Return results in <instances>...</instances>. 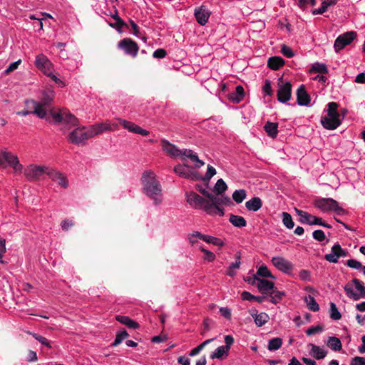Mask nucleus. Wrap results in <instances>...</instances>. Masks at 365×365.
<instances>
[{
	"instance_id": "nucleus-38",
	"label": "nucleus",
	"mask_w": 365,
	"mask_h": 365,
	"mask_svg": "<svg viewBox=\"0 0 365 365\" xmlns=\"http://www.w3.org/2000/svg\"><path fill=\"white\" fill-rule=\"evenodd\" d=\"M229 350L224 346H220L216 349V350L210 355L212 359H221L224 356H227Z\"/></svg>"
},
{
	"instance_id": "nucleus-63",
	"label": "nucleus",
	"mask_w": 365,
	"mask_h": 365,
	"mask_svg": "<svg viewBox=\"0 0 365 365\" xmlns=\"http://www.w3.org/2000/svg\"><path fill=\"white\" fill-rule=\"evenodd\" d=\"M350 365H365V358L361 356H355L351 359Z\"/></svg>"
},
{
	"instance_id": "nucleus-32",
	"label": "nucleus",
	"mask_w": 365,
	"mask_h": 365,
	"mask_svg": "<svg viewBox=\"0 0 365 365\" xmlns=\"http://www.w3.org/2000/svg\"><path fill=\"white\" fill-rule=\"evenodd\" d=\"M338 0H323L321 6L319 9H314L312 14L314 15L322 14L327 11L329 6H334Z\"/></svg>"
},
{
	"instance_id": "nucleus-25",
	"label": "nucleus",
	"mask_w": 365,
	"mask_h": 365,
	"mask_svg": "<svg viewBox=\"0 0 365 365\" xmlns=\"http://www.w3.org/2000/svg\"><path fill=\"white\" fill-rule=\"evenodd\" d=\"M54 96V92L53 91H46L43 93V96L38 103L41 105V108L43 111H46V109L53 101Z\"/></svg>"
},
{
	"instance_id": "nucleus-44",
	"label": "nucleus",
	"mask_w": 365,
	"mask_h": 365,
	"mask_svg": "<svg viewBox=\"0 0 365 365\" xmlns=\"http://www.w3.org/2000/svg\"><path fill=\"white\" fill-rule=\"evenodd\" d=\"M113 18L115 20V22L114 24H110V26L117 31H120L123 27H128L125 22L117 14L113 16Z\"/></svg>"
},
{
	"instance_id": "nucleus-62",
	"label": "nucleus",
	"mask_w": 365,
	"mask_h": 365,
	"mask_svg": "<svg viewBox=\"0 0 365 365\" xmlns=\"http://www.w3.org/2000/svg\"><path fill=\"white\" fill-rule=\"evenodd\" d=\"M21 60H19V61H15V62L11 63L9 66V67L5 70L4 73H5L6 75H8V74H9L10 73H11L12 71H14V70H16V69L19 67V64L21 63Z\"/></svg>"
},
{
	"instance_id": "nucleus-53",
	"label": "nucleus",
	"mask_w": 365,
	"mask_h": 365,
	"mask_svg": "<svg viewBox=\"0 0 365 365\" xmlns=\"http://www.w3.org/2000/svg\"><path fill=\"white\" fill-rule=\"evenodd\" d=\"M346 264L351 267L356 269H361L363 271V268L364 266L361 264V263L356 259H351L347 260Z\"/></svg>"
},
{
	"instance_id": "nucleus-45",
	"label": "nucleus",
	"mask_w": 365,
	"mask_h": 365,
	"mask_svg": "<svg viewBox=\"0 0 365 365\" xmlns=\"http://www.w3.org/2000/svg\"><path fill=\"white\" fill-rule=\"evenodd\" d=\"M269 319L268 314L264 312H261L258 315H256L254 320L257 327H262L268 322Z\"/></svg>"
},
{
	"instance_id": "nucleus-17",
	"label": "nucleus",
	"mask_w": 365,
	"mask_h": 365,
	"mask_svg": "<svg viewBox=\"0 0 365 365\" xmlns=\"http://www.w3.org/2000/svg\"><path fill=\"white\" fill-rule=\"evenodd\" d=\"M25 105L27 110H31L33 114L36 115L40 118H45L46 120L51 122L50 117L46 116V111H43L41 108V105L38 102L33 99H26Z\"/></svg>"
},
{
	"instance_id": "nucleus-42",
	"label": "nucleus",
	"mask_w": 365,
	"mask_h": 365,
	"mask_svg": "<svg viewBox=\"0 0 365 365\" xmlns=\"http://www.w3.org/2000/svg\"><path fill=\"white\" fill-rule=\"evenodd\" d=\"M269 296L271 297L270 302L277 304L282 299L283 296H284V292L279 291L274 287L269 293Z\"/></svg>"
},
{
	"instance_id": "nucleus-8",
	"label": "nucleus",
	"mask_w": 365,
	"mask_h": 365,
	"mask_svg": "<svg viewBox=\"0 0 365 365\" xmlns=\"http://www.w3.org/2000/svg\"><path fill=\"white\" fill-rule=\"evenodd\" d=\"M50 115L56 123L63 122L73 126L78 125V119L66 110H61L60 112H56L53 110H51Z\"/></svg>"
},
{
	"instance_id": "nucleus-15",
	"label": "nucleus",
	"mask_w": 365,
	"mask_h": 365,
	"mask_svg": "<svg viewBox=\"0 0 365 365\" xmlns=\"http://www.w3.org/2000/svg\"><path fill=\"white\" fill-rule=\"evenodd\" d=\"M34 64L36 67L41 70L45 75H49L50 71L53 68V63L51 61L42 53L36 56Z\"/></svg>"
},
{
	"instance_id": "nucleus-11",
	"label": "nucleus",
	"mask_w": 365,
	"mask_h": 365,
	"mask_svg": "<svg viewBox=\"0 0 365 365\" xmlns=\"http://www.w3.org/2000/svg\"><path fill=\"white\" fill-rule=\"evenodd\" d=\"M279 88L277 91V100L280 103H286L291 98L292 96V84L287 81L285 83H282L283 77L279 78Z\"/></svg>"
},
{
	"instance_id": "nucleus-49",
	"label": "nucleus",
	"mask_w": 365,
	"mask_h": 365,
	"mask_svg": "<svg viewBox=\"0 0 365 365\" xmlns=\"http://www.w3.org/2000/svg\"><path fill=\"white\" fill-rule=\"evenodd\" d=\"M129 336L128 333L125 331H121L117 333L115 341L111 344L112 346H116L120 344L124 339Z\"/></svg>"
},
{
	"instance_id": "nucleus-4",
	"label": "nucleus",
	"mask_w": 365,
	"mask_h": 365,
	"mask_svg": "<svg viewBox=\"0 0 365 365\" xmlns=\"http://www.w3.org/2000/svg\"><path fill=\"white\" fill-rule=\"evenodd\" d=\"M316 207L323 212L334 211L337 215H344L345 210L339 207L337 201L332 198H318L314 201Z\"/></svg>"
},
{
	"instance_id": "nucleus-57",
	"label": "nucleus",
	"mask_w": 365,
	"mask_h": 365,
	"mask_svg": "<svg viewBox=\"0 0 365 365\" xmlns=\"http://www.w3.org/2000/svg\"><path fill=\"white\" fill-rule=\"evenodd\" d=\"M201 252H202L205 254L204 259L208 261V262H213L215 259V255L210 251L205 249L204 247L200 248Z\"/></svg>"
},
{
	"instance_id": "nucleus-36",
	"label": "nucleus",
	"mask_w": 365,
	"mask_h": 365,
	"mask_svg": "<svg viewBox=\"0 0 365 365\" xmlns=\"http://www.w3.org/2000/svg\"><path fill=\"white\" fill-rule=\"evenodd\" d=\"M229 220L230 223L237 227H243L247 225L245 219L242 216L231 214Z\"/></svg>"
},
{
	"instance_id": "nucleus-56",
	"label": "nucleus",
	"mask_w": 365,
	"mask_h": 365,
	"mask_svg": "<svg viewBox=\"0 0 365 365\" xmlns=\"http://www.w3.org/2000/svg\"><path fill=\"white\" fill-rule=\"evenodd\" d=\"M75 225V222L72 220H64L61 223V229L63 231H68L71 227H73Z\"/></svg>"
},
{
	"instance_id": "nucleus-5",
	"label": "nucleus",
	"mask_w": 365,
	"mask_h": 365,
	"mask_svg": "<svg viewBox=\"0 0 365 365\" xmlns=\"http://www.w3.org/2000/svg\"><path fill=\"white\" fill-rule=\"evenodd\" d=\"M187 202L195 209H202L210 213L209 199H205L193 191L186 192Z\"/></svg>"
},
{
	"instance_id": "nucleus-35",
	"label": "nucleus",
	"mask_w": 365,
	"mask_h": 365,
	"mask_svg": "<svg viewBox=\"0 0 365 365\" xmlns=\"http://www.w3.org/2000/svg\"><path fill=\"white\" fill-rule=\"evenodd\" d=\"M327 345L335 351H340L342 349V344L340 339L336 336H329Z\"/></svg>"
},
{
	"instance_id": "nucleus-1",
	"label": "nucleus",
	"mask_w": 365,
	"mask_h": 365,
	"mask_svg": "<svg viewBox=\"0 0 365 365\" xmlns=\"http://www.w3.org/2000/svg\"><path fill=\"white\" fill-rule=\"evenodd\" d=\"M143 192L158 205L162 202V188L153 172L145 171L142 176Z\"/></svg>"
},
{
	"instance_id": "nucleus-40",
	"label": "nucleus",
	"mask_w": 365,
	"mask_h": 365,
	"mask_svg": "<svg viewBox=\"0 0 365 365\" xmlns=\"http://www.w3.org/2000/svg\"><path fill=\"white\" fill-rule=\"evenodd\" d=\"M227 189V184L222 179H219L213 191L217 195H221Z\"/></svg>"
},
{
	"instance_id": "nucleus-54",
	"label": "nucleus",
	"mask_w": 365,
	"mask_h": 365,
	"mask_svg": "<svg viewBox=\"0 0 365 365\" xmlns=\"http://www.w3.org/2000/svg\"><path fill=\"white\" fill-rule=\"evenodd\" d=\"M324 330V327L322 325H317L314 327H311L306 331V334L308 336H312L317 333H320Z\"/></svg>"
},
{
	"instance_id": "nucleus-59",
	"label": "nucleus",
	"mask_w": 365,
	"mask_h": 365,
	"mask_svg": "<svg viewBox=\"0 0 365 365\" xmlns=\"http://www.w3.org/2000/svg\"><path fill=\"white\" fill-rule=\"evenodd\" d=\"M31 334L41 344L46 346L48 348H51V346L50 344V342L48 341V339L42 336H40L35 333H31Z\"/></svg>"
},
{
	"instance_id": "nucleus-2",
	"label": "nucleus",
	"mask_w": 365,
	"mask_h": 365,
	"mask_svg": "<svg viewBox=\"0 0 365 365\" xmlns=\"http://www.w3.org/2000/svg\"><path fill=\"white\" fill-rule=\"evenodd\" d=\"M162 149L167 155L171 157L180 156L182 160H185L186 158H190L191 161L195 162V167L199 168L204 165L205 163L198 158L196 153L192 150L185 149L180 150L176 145L170 143L168 140L163 139L161 140Z\"/></svg>"
},
{
	"instance_id": "nucleus-37",
	"label": "nucleus",
	"mask_w": 365,
	"mask_h": 365,
	"mask_svg": "<svg viewBox=\"0 0 365 365\" xmlns=\"http://www.w3.org/2000/svg\"><path fill=\"white\" fill-rule=\"evenodd\" d=\"M339 105L335 102H330L328 103L327 115L334 118H339V113L337 110Z\"/></svg>"
},
{
	"instance_id": "nucleus-10",
	"label": "nucleus",
	"mask_w": 365,
	"mask_h": 365,
	"mask_svg": "<svg viewBox=\"0 0 365 365\" xmlns=\"http://www.w3.org/2000/svg\"><path fill=\"white\" fill-rule=\"evenodd\" d=\"M118 48L124 51L126 55L133 58L137 56L139 46L138 43L130 38H125L118 43Z\"/></svg>"
},
{
	"instance_id": "nucleus-18",
	"label": "nucleus",
	"mask_w": 365,
	"mask_h": 365,
	"mask_svg": "<svg viewBox=\"0 0 365 365\" xmlns=\"http://www.w3.org/2000/svg\"><path fill=\"white\" fill-rule=\"evenodd\" d=\"M272 262L277 269L286 274H289L293 269L292 263L284 257H274Z\"/></svg>"
},
{
	"instance_id": "nucleus-12",
	"label": "nucleus",
	"mask_w": 365,
	"mask_h": 365,
	"mask_svg": "<svg viewBox=\"0 0 365 365\" xmlns=\"http://www.w3.org/2000/svg\"><path fill=\"white\" fill-rule=\"evenodd\" d=\"M357 36L355 31H347L341 35H339L334 42V49L336 52H339L343 49L346 46L350 44Z\"/></svg>"
},
{
	"instance_id": "nucleus-55",
	"label": "nucleus",
	"mask_w": 365,
	"mask_h": 365,
	"mask_svg": "<svg viewBox=\"0 0 365 365\" xmlns=\"http://www.w3.org/2000/svg\"><path fill=\"white\" fill-rule=\"evenodd\" d=\"M295 211L297 213V215L300 217L299 221L302 223H304L305 221H307V217H312L311 214H309L308 212H304L303 210L295 208Z\"/></svg>"
},
{
	"instance_id": "nucleus-48",
	"label": "nucleus",
	"mask_w": 365,
	"mask_h": 365,
	"mask_svg": "<svg viewBox=\"0 0 365 365\" xmlns=\"http://www.w3.org/2000/svg\"><path fill=\"white\" fill-rule=\"evenodd\" d=\"M329 314L330 317L334 320H339L341 318V314L334 302L330 303Z\"/></svg>"
},
{
	"instance_id": "nucleus-13",
	"label": "nucleus",
	"mask_w": 365,
	"mask_h": 365,
	"mask_svg": "<svg viewBox=\"0 0 365 365\" xmlns=\"http://www.w3.org/2000/svg\"><path fill=\"white\" fill-rule=\"evenodd\" d=\"M347 255L348 252L336 243L331 247V252L324 255V259L329 262L337 263L340 257H346Z\"/></svg>"
},
{
	"instance_id": "nucleus-21",
	"label": "nucleus",
	"mask_w": 365,
	"mask_h": 365,
	"mask_svg": "<svg viewBox=\"0 0 365 365\" xmlns=\"http://www.w3.org/2000/svg\"><path fill=\"white\" fill-rule=\"evenodd\" d=\"M255 279H257L258 284L257 285L259 291L264 294H269L274 288V282L264 279H260L255 275Z\"/></svg>"
},
{
	"instance_id": "nucleus-3",
	"label": "nucleus",
	"mask_w": 365,
	"mask_h": 365,
	"mask_svg": "<svg viewBox=\"0 0 365 365\" xmlns=\"http://www.w3.org/2000/svg\"><path fill=\"white\" fill-rule=\"evenodd\" d=\"M346 296L355 301L365 297V286L359 279L354 278L351 283L346 284L344 287Z\"/></svg>"
},
{
	"instance_id": "nucleus-27",
	"label": "nucleus",
	"mask_w": 365,
	"mask_h": 365,
	"mask_svg": "<svg viewBox=\"0 0 365 365\" xmlns=\"http://www.w3.org/2000/svg\"><path fill=\"white\" fill-rule=\"evenodd\" d=\"M245 98L244 88L239 85L235 88V91L229 95V99L235 103H239Z\"/></svg>"
},
{
	"instance_id": "nucleus-24",
	"label": "nucleus",
	"mask_w": 365,
	"mask_h": 365,
	"mask_svg": "<svg viewBox=\"0 0 365 365\" xmlns=\"http://www.w3.org/2000/svg\"><path fill=\"white\" fill-rule=\"evenodd\" d=\"M321 123L327 130H334L340 125L341 120L339 118L323 116L321 118Z\"/></svg>"
},
{
	"instance_id": "nucleus-47",
	"label": "nucleus",
	"mask_w": 365,
	"mask_h": 365,
	"mask_svg": "<svg viewBox=\"0 0 365 365\" xmlns=\"http://www.w3.org/2000/svg\"><path fill=\"white\" fill-rule=\"evenodd\" d=\"M282 215L284 225L288 229H292L294 226V223L291 215L286 212H282Z\"/></svg>"
},
{
	"instance_id": "nucleus-58",
	"label": "nucleus",
	"mask_w": 365,
	"mask_h": 365,
	"mask_svg": "<svg viewBox=\"0 0 365 365\" xmlns=\"http://www.w3.org/2000/svg\"><path fill=\"white\" fill-rule=\"evenodd\" d=\"M312 236L315 240L319 242H322L326 238L324 232L321 230H317L313 232Z\"/></svg>"
},
{
	"instance_id": "nucleus-33",
	"label": "nucleus",
	"mask_w": 365,
	"mask_h": 365,
	"mask_svg": "<svg viewBox=\"0 0 365 365\" xmlns=\"http://www.w3.org/2000/svg\"><path fill=\"white\" fill-rule=\"evenodd\" d=\"M264 129L270 138H275L278 133V124L268 121L265 123Z\"/></svg>"
},
{
	"instance_id": "nucleus-16",
	"label": "nucleus",
	"mask_w": 365,
	"mask_h": 365,
	"mask_svg": "<svg viewBox=\"0 0 365 365\" xmlns=\"http://www.w3.org/2000/svg\"><path fill=\"white\" fill-rule=\"evenodd\" d=\"M46 175L61 187L66 189L68 187V180L62 173L48 167Z\"/></svg>"
},
{
	"instance_id": "nucleus-52",
	"label": "nucleus",
	"mask_w": 365,
	"mask_h": 365,
	"mask_svg": "<svg viewBox=\"0 0 365 365\" xmlns=\"http://www.w3.org/2000/svg\"><path fill=\"white\" fill-rule=\"evenodd\" d=\"M203 241L220 247L224 245V242L222 240L209 235H205V237H203Z\"/></svg>"
},
{
	"instance_id": "nucleus-7",
	"label": "nucleus",
	"mask_w": 365,
	"mask_h": 365,
	"mask_svg": "<svg viewBox=\"0 0 365 365\" xmlns=\"http://www.w3.org/2000/svg\"><path fill=\"white\" fill-rule=\"evenodd\" d=\"M91 135L89 129L84 126L78 127L68 135V140L75 145H84L86 140L91 138Z\"/></svg>"
},
{
	"instance_id": "nucleus-61",
	"label": "nucleus",
	"mask_w": 365,
	"mask_h": 365,
	"mask_svg": "<svg viewBox=\"0 0 365 365\" xmlns=\"http://www.w3.org/2000/svg\"><path fill=\"white\" fill-rule=\"evenodd\" d=\"M317 4L316 0H299L298 6L302 9H305L308 4L315 6Z\"/></svg>"
},
{
	"instance_id": "nucleus-51",
	"label": "nucleus",
	"mask_w": 365,
	"mask_h": 365,
	"mask_svg": "<svg viewBox=\"0 0 365 365\" xmlns=\"http://www.w3.org/2000/svg\"><path fill=\"white\" fill-rule=\"evenodd\" d=\"M257 274L262 277L275 279V277L272 274V273L268 269L267 267L265 265H262L261 267H259L257 272Z\"/></svg>"
},
{
	"instance_id": "nucleus-30",
	"label": "nucleus",
	"mask_w": 365,
	"mask_h": 365,
	"mask_svg": "<svg viewBox=\"0 0 365 365\" xmlns=\"http://www.w3.org/2000/svg\"><path fill=\"white\" fill-rule=\"evenodd\" d=\"M284 64V61L279 56H272L268 59V67L274 71L279 70Z\"/></svg>"
},
{
	"instance_id": "nucleus-43",
	"label": "nucleus",
	"mask_w": 365,
	"mask_h": 365,
	"mask_svg": "<svg viewBox=\"0 0 365 365\" xmlns=\"http://www.w3.org/2000/svg\"><path fill=\"white\" fill-rule=\"evenodd\" d=\"M282 345V339L279 337H276L270 339L268 344V349L269 351H275L279 349Z\"/></svg>"
},
{
	"instance_id": "nucleus-60",
	"label": "nucleus",
	"mask_w": 365,
	"mask_h": 365,
	"mask_svg": "<svg viewBox=\"0 0 365 365\" xmlns=\"http://www.w3.org/2000/svg\"><path fill=\"white\" fill-rule=\"evenodd\" d=\"M281 52L284 56L287 58H292L294 55L292 49L284 44L282 46Z\"/></svg>"
},
{
	"instance_id": "nucleus-9",
	"label": "nucleus",
	"mask_w": 365,
	"mask_h": 365,
	"mask_svg": "<svg viewBox=\"0 0 365 365\" xmlns=\"http://www.w3.org/2000/svg\"><path fill=\"white\" fill-rule=\"evenodd\" d=\"M48 169V167L46 166L30 165L25 168L24 175L29 181H38L44 174L47 175Z\"/></svg>"
},
{
	"instance_id": "nucleus-39",
	"label": "nucleus",
	"mask_w": 365,
	"mask_h": 365,
	"mask_svg": "<svg viewBox=\"0 0 365 365\" xmlns=\"http://www.w3.org/2000/svg\"><path fill=\"white\" fill-rule=\"evenodd\" d=\"M309 72L327 74L328 73V68L325 64L317 62L312 65Z\"/></svg>"
},
{
	"instance_id": "nucleus-50",
	"label": "nucleus",
	"mask_w": 365,
	"mask_h": 365,
	"mask_svg": "<svg viewBox=\"0 0 365 365\" xmlns=\"http://www.w3.org/2000/svg\"><path fill=\"white\" fill-rule=\"evenodd\" d=\"M216 174V170L212 166L208 165H207V170L205 175L204 177H202L200 180L206 182V185H208V182L211 178H212Z\"/></svg>"
},
{
	"instance_id": "nucleus-14",
	"label": "nucleus",
	"mask_w": 365,
	"mask_h": 365,
	"mask_svg": "<svg viewBox=\"0 0 365 365\" xmlns=\"http://www.w3.org/2000/svg\"><path fill=\"white\" fill-rule=\"evenodd\" d=\"M187 168H189V165L186 164H179L174 168V172L180 177L190 179L192 180H198L202 178V176L199 173L193 170H187L186 169Z\"/></svg>"
},
{
	"instance_id": "nucleus-41",
	"label": "nucleus",
	"mask_w": 365,
	"mask_h": 365,
	"mask_svg": "<svg viewBox=\"0 0 365 365\" xmlns=\"http://www.w3.org/2000/svg\"><path fill=\"white\" fill-rule=\"evenodd\" d=\"M241 297L243 300H247V301L255 300L259 303H262L265 299L264 297H260V296L256 297V296L252 295V294H250L249 292H247V291L242 292V293L241 294Z\"/></svg>"
},
{
	"instance_id": "nucleus-64",
	"label": "nucleus",
	"mask_w": 365,
	"mask_h": 365,
	"mask_svg": "<svg viewBox=\"0 0 365 365\" xmlns=\"http://www.w3.org/2000/svg\"><path fill=\"white\" fill-rule=\"evenodd\" d=\"M167 53L166 51L163 48H158L155 50L153 54V58H163L165 57Z\"/></svg>"
},
{
	"instance_id": "nucleus-31",
	"label": "nucleus",
	"mask_w": 365,
	"mask_h": 365,
	"mask_svg": "<svg viewBox=\"0 0 365 365\" xmlns=\"http://www.w3.org/2000/svg\"><path fill=\"white\" fill-rule=\"evenodd\" d=\"M262 206V202L258 197H255L245 202L246 208L250 211L256 212Z\"/></svg>"
},
{
	"instance_id": "nucleus-28",
	"label": "nucleus",
	"mask_w": 365,
	"mask_h": 365,
	"mask_svg": "<svg viewBox=\"0 0 365 365\" xmlns=\"http://www.w3.org/2000/svg\"><path fill=\"white\" fill-rule=\"evenodd\" d=\"M309 346L311 347L309 354L317 360L324 359L327 354V351L322 349L320 346L314 344H309Z\"/></svg>"
},
{
	"instance_id": "nucleus-29",
	"label": "nucleus",
	"mask_w": 365,
	"mask_h": 365,
	"mask_svg": "<svg viewBox=\"0 0 365 365\" xmlns=\"http://www.w3.org/2000/svg\"><path fill=\"white\" fill-rule=\"evenodd\" d=\"M115 319L120 323L127 326L130 329H138L140 325L138 322L133 321L127 316L117 315Z\"/></svg>"
},
{
	"instance_id": "nucleus-22",
	"label": "nucleus",
	"mask_w": 365,
	"mask_h": 365,
	"mask_svg": "<svg viewBox=\"0 0 365 365\" xmlns=\"http://www.w3.org/2000/svg\"><path fill=\"white\" fill-rule=\"evenodd\" d=\"M210 16V11L205 6H201L195 10L196 20L202 26L207 22Z\"/></svg>"
},
{
	"instance_id": "nucleus-34",
	"label": "nucleus",
	"mask_w": 365,
	"mask_h": 365,
	"mask_svg": "<svg viewBox=\"0 0 365 365\" xmlns=\"http://www.w3.org/2000/svg\"><path fill=\"white\" fill-rule=\"evenodd\" d=\"M304 301L307 304V308L312 312H318L319 310V305L316 302L315 299L311 295H307L304 297Z\"/></svg>"
},
{
	"instance_id": "nucleus-23",
	"label": "nucleus",
	"mask_w": 365,
	"mask_h": 365,
	"mask_svg": "<svg viewBox=\"0 0 365 365\" xmlns=\"http://www.w3.org/2000/svg\"><path fill=\"white\" fill-rule=\"evenodd\" d=\"M310 96L304 85H301L297 90V102L299 106H308L310 103Z\"/></svg>"
},
{
	"instance_id": "nucleus-46",
	"label": "nucleus",
	"mask_w": 365,
	"mask_h": 365,
	"mask_svg": "<svg viewBox=\"0 0 365 365\" xmlns=\"http://www.w3.org/2000/svg\"><path fill=\"white\" fill-rule=\"evenodd\" d=\"M246 191L243 189L237 190L232 194V198L237 203H241L246 198Z\"/></svg>"
},
{
	"instance_id": "nucleus-19",
	"label": "nucleus",
	"mask_w": 365,
	"mask_h": 365,
	"mask_svg": "<svg viewBox=\"0 0 365 365\" xmlns=\"http://www.w3.org/2000/svg\"><path fill=\"white\" fill-rule=\"evenodd\" d=\"M118 121L120 125H121L124 128L128 130L130 132L138 133L142 135H148L150 133L148 130L143 129L140 126L128 120L118 118Z\"/></svg>"
},
{
	"instance_id": "nucleus-26",
	"label": "nucleus",
	"mask_w": 365,
	"mask_h": 365,
	"mask_svg": "<svg viewBox=\"0 0 365 365\" xmlns=\"http://www.w3.org/2000/svg\"><path fill=\"white\" fill-rule=\"evenodd\" d=\"M88 129L91 133V137L93 138L95 135H99L104 131L111 130V127L108 124L101 123L93 125L91 126Z\"/></svg>"
},
{
	"instance_id": "nucleus-20",
	"label": "nucleus",
	"mask_w": 365,
	"mask_h": 365,
	"mask_svg": "<svg viewBox=\"0 0 365 365\" xmlns=\"http://www.w3.org/2000/svg\"><path fill=\"white\" fill-rule=\"evenodd\" d=\"M230 203H231V200L228 196L217 197L212 195V198H209L210 213H213L214 210H218V205H229Z\"/></svg>"
},
{
	"instance_id": "nucleus-6",
	"label": "nucleus",
	"mask_w": 365,
	"mask_h": 365,
	"mask_svg": "<svg viewBox=\"0 0 365 365\" xmlns=\"http://www.w3.org/2000/svg\"><path fill=\"white\" fill-rule=\"evenodd\" d=\"M11 166L15 171L21 172L23 165L19 163L17 155L7 151L0 153V168Z\"/></svg>"
}]
</instances>
